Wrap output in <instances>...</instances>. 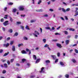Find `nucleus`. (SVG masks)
Segmentation results:
<instances>
[{
  "label": "nucleus",
  "mask_w": 78,
  "mask_h": 78,
  "mask_svg": "<svg viewBox=\"0 0 78 78\" xmlns=\"http://www.w3.org/2000/svg\"><path fill=\"white\" fill-rule=\"evenodd\" d=\"M18 9L20 11H24L25 10V7L23 5H21L18 7Z\"/></svg>",
  "instance_id": "nucleus-1"
},
{
  "label": "nucleus",
  "mask_w": 78,
  "mask_h": 78,
  "mask_svg": "<svg viewBox=\"0 0 78 78\" xmlns=\"http://www.w3.org/2000/svg\"><path fill=\"white\" fill-rule=\"evenodd\" d=\"M33 34L34 35V36H35V37H38V36L36 34H37V35H39V33L37 31H35V33H33Z\"/></svg>",
  "instance_id": "nucleus-2"
},
{
  "label": "nucleus",
  "mask_w": 78,
  "mask_h": 78,
  "mask_svg": "<svg viewBox=\"0 0 78 78\" xmlns=\"http://www.w3.org/2000/svg\"><path fill=\"white\" fill-rule=\"evenodd\" d=\"M3 25L4 26H7L9 25V23H8V21H6L3 23Z\"/></svg>",
  "instance_id": "nucleus-3"
},
{
  "label": "nucleus",
  "mask_w": 78,
  "mask_h": 78,
  "mask_svg": "<svg viewBox=\"0 0 78 78\" xmlns=\"http://www.w3.org/2000/svg\"><path fill=\"white\" fill-rule=\"evenodd\" d=\"M56 46L60 48H62V46H61V44L59 43H57L56 44Z\"/></svg>",
  "instance_id": "nucleus-4"
},
{
  "label": "nucleus",
  "mask_w": 78,
  "mask_h": 78,
  "mask_svg": "<svg viewBox=\"0 0 78 78\" xmlns=\"http://www.w3.org/2000/svg\"><path fill=\"white\" fill-rule=\"evenodd\" d=\"M51 56L52 58V59L54 60L55 59H56V57L55 55H51Z\"/></svg>",
  "instance_id": "nucleus-5"
},
{
  "label": "nucleus",
  "mask_w": 78,
  "mask_h": 78,
  "mask_svg": "<svg viewBox=\"0 0 78 78\" xmlns=\"http://www.w3.org/2000/svg\"><path fill=\"white\" fill-rule=\"evenodd\" d=\"M44 69V68L43 67L41 69V71H40V73H44L45 71L43 70Z\"/></svg>",
  "instance_id": "nucleus-6"
},
{
  "label": "nucleus",
  "mask_w": 78,
  "mask_h": 78,
  "mask_svg": "<svg viewBox=\"0 0 78 78\" xmlns=\"http://www.w3.org/2000/svg\"><path fill=\"white\" fill-rule=\"evenodd\" d=\"M33 57L34 60H36V59H37V57H36V55H33Z\"/></svg>",
  "instance_id": "nucleus-7"
},
{
  "label": "nucleus",
  "mask_w": 78,
  "mask_h": 78,
  "mask_svg": "<svg viewBox=\"0 0 78 78\" xmlns=\"http://www.w3.org/2000/svg\"><path fill=\"white\" fill-rule=\"evenodd\" d=\"M70 41L69 40H66L65 41V43L66 44V45H68L69 44Z\"/></svg>",
  "instance_id": "nucleus-8"
},
{
  "label": "nucleus",
  "mask_w": 78,
  "mask_h": 78,
  "mask_svg": "<svg viewBox=\"0 0 78 78\" xmlns=\"http://www.w3.org/2000/svg\"><path fill=\"white\" fill-rule=\"evenodd\" d=\"M12 50L13 51H15L16 50V48H15V46H12Z\"/></svg>",
  "instance_id": "nucleus-9"
},
{
  "label": "nucleus",
  "mask_w": 78,
  "mask_h": 78,
  "mask_svg": "<svg viewBox=\"0 0 78 78\" xmlns=\"http://www.w3.org/2000/svg\"><path fill=\"white\" fill-rule=\"evenodd\" d=\"M8 31L9 33H12L13 32V30H12V29H10L8 30Z\"/></svg>",
  "instance_id": "nucleus-10"
},
{
  "label": "nucleus",
  "mask_w": 78,
  "mask_h": 78,
  "mask_svg": "<svg viewBox=\"0 0 78 78\" xmlns=\"http://www.w3.org/2000/svg\"><path fill=\"white\" fill-rule=\"evenodd\" d=\"M9 43H7V44H4L3 46L4 47H8V46H9Z\"/></svg>",
  "instance_id": "nucleus-11"
},
{
  "label": "nucleus",
  "mask_w": 78,
  "mask_h": 78,
  "mask_svg": "<svg viewBox=\"0 0 78 78\" xmlns=\"http://www.w3.org/2000/svg\"><path fill=\"white\" fill-rule=\"evenodd\" d=\"M36 11H37V12H42L43 11V10L42 9H38L36 10Z\"/></svg>",
  "instance_id": "nucleus-12"
},
{
  "label": "nucleus",
  "mask_w": 78,
  "mask_h": 78,
  "mask_svg": "<svg viewBox=\"0 0 78 78\" xmlns=\"http://www.w3.org/2000/svg\"><path fill=\"white\" fill-rule=\"evenodd\" d=\"M21 53L23 54H27V52L23 50L21 51Z\"/></svg>",
  "instance_id": "nucleus-13"
},
{
  "label": "nucleus",
  "mask_w": 78,
  "mask_h": 78,
  "mask_svg": "<svg viewBox=\"0 0 78 78\" xmlns=\"http://www.w3.org/2000/svg\"><path fill=\"white\" fill-rule=\"evenodd\" d=\"M45 28V29H46V30H50V31L52 30L51 29L50 27H46Z\"/></svg>",
  "instance_id": "nucleus-14"
},
{
  "label": "nucleus",
  "mask_w": 78,
  "mask_h": 78,
  "mask_svg": "<svg viewBox=\"0 0 78 78\" xmlns=\"http://www.w3.org/2000/svg\"><path fill=\"white\" fill-rule=\"evenodd\" d=\"M18 36V32H16L13 35V36L15 37L16 36Z\"/></svg>",
  "instance_id": "nucleus-15"
},
{
  "label": "nucleus",
  "mask_w": 78,
  "mask_h": 78,
  "mask_svg": "<svg viewBox=\"0 0 78 78\" xmlns=\"http://www.w3.org/2000/svg\"><path fill=\"white\" fill-rule=\"evenodd\" d=\"M23 43H21V44H19L18 45V47H20L21 46H23Z\"/></svg>",
  "instance_id": "nucleus-16"
},
{
  "label": "nucleus",
  "mask_w": 78,
  "mask_h": 78,
  "mask_svg": "<svg viewBox=\"0 0 78 78\" xmlns=\"http://www.w3.org/2000/svg\"><path fill=\"white\" fill-rule=\"evenodd\" d=\"M40 58H38L37 59V60L36 61L35 63H38L39 61H40Z\"/></svg>",
  "instance_id": "nucleus-17"
},
{
  "label": "nucleus",
  "mask_w": 78,
  "mask_h": 78,
  "mask_svg": "<svg viewBox=\"0 0 78 78\" xmlns=\"http://www.w3.org/2000/svg\"><path fill=\"white\" fill-rule=\"evenodd\" d=\"M48 47H49V45L48 44H46L44 46V48H47V47L48 48Z\"/></svg>",
  "instance_id": "nucleus-18"
},
{
  "label": "nucleus",
  "mask_w": 78,
  "mask_h": 78,
  "mask_svg": "<svg viewBox=\"0 0 78 78\" xmlns=\"http://www.w3.org/2000/svg\"><path fill=\"white\" fill-rule=\"evenodd\" d=\"M72 61L73 63H76V61L75 59H72Z\"/></svg>",
  "instance_id": "nucleus-19"
},
{
  "label": "nucleus",
  "mask_w": 78,
  "mask_h": 78,
  "mask_svg": "<svg viewBox=\"0 0 78 78\" xmlns=\"http://www.w3.org/2000/svg\"><path fill=\"white\" fill-rule=\"evenodd\" d=\"M69 31H75V29L73 28H71L69 29Z\"/></svg>",
  "instance_id": "nucleus-20"
},
{
  "label": "nucleus",
  "mask_w": 78,
  "mask_h": 78,
  "mask_svg": "<svg viewBox=\"0 0 78 78\" xmlns=\"http://www.w3.org/2000/svg\"><path fill=\"white\" fill-rule=\"evenodd\" d=\"M41 3H42V1L41 0H39L37 4H38V5H40Z\"/></svg>",
  "instance_id": "nucleus-21"
},
{
  "label": "nucleus",
  "mask_w": 78,
  "mask_h": 78,
  "mask_svg": "<svg viewBox=\"0 0 78 78\" xmlns=\"http://www.w3.org/2000/svg\"><path fill=\"white\" fill-rule=\"evenodd\" d=\"M63 33H64V34H68V32L66 31H63Z\"/></svg>",
  "instance_id": "nucleus-22"
},
{
  "label": "nucleus",
  "mask_w": 78,
  "mask_h": 78,
  "mask_svg": "<svg viewBox=\"0 0 78 78\" xmlns=\"http://www.w3.org/2000/svg\"><path fill=\"white\" fill-rule=\"evenodd\" d=\"M4 66L5 68H7V67H8V65H7V64L6 63H5L4 64Z\"/></svg>",
  "instance_id": "nucleus-23"
},
{
  "label": "nucleus",
  "mask_w": 78,
  "mask_h": 78,
  "mask_svg": "<svg viewBox=\"0 0 78 78\" xmlns=\"http://www.w3.org/2000/svg\"><path fill=\"white\" fill-rule=\"evenodd\" d=\"M9 54V52L7 53H5L4 54V55H3V56H7Z\"/></svg>",
  "instance_id": "nucleus-24"
},
{
  "label": "nucleus",
  "mask_w": 78,
  "mask_h": 78,
  "mask_svg": "<svg viewBox=\"0 0 78 78\" xmlns=\"http://www.w3.org/2000/svg\"><path fill=\"white\" fill-rule=\"evenodd\" d=\"M16 11H17V9H13L12 12H16Z\"/></svg>",
  "instance_id": "nucleus-25"
},
{
  "label": "nucleus",
  "mask_w": 78,
  "mask_h": 78,
  "mask_svg": "<svg viewBox=\"0 0 78 78\" xmlns=\"http://www.w3.org/2000/svg\"><path fill=\"white\" fill-rule=\"evenodd\" d=\"M60 64L61 65V66H64V64L62 62H60Z\"/></svg>",
  "instance_id": "nucleus-26"
},
{
  "label": "nucleus",
  "mask_w": 78,
  "mask_h": 78,
  "mask_svg": "<svg viewBox=\"0 0 78 78\" xmlns=\"http://www.w3.org/2000/svg\"><path fill=\"white\" fill-rule=\"evenodd\" d=\"M9 18H10V20L11 22L13 21V20L12 19V18H11V17H9Z\"/></svg>",
  "instance_id": "nucleus-27"
},
{
  "label": "nucleus",
  "mask_w": 78,
  "mask_h": 78,
  "mask_svg": "<svg viewBox=\"0 0 78 78\" xmlns=\"http://www.w3.org/2000/svg\"><path fill=\"white\" fill-rule=\"evenodd\" d=\"M26 29L27 30H30V28H29V27L27 25L26 27Z\"/></svg>",
  "instance_id": "nucleus-28"
},
{
  "label": "nucleus",
  "mask_w": 78,
  "mask_h": 78,
  "mask_svg": "<svg viewBox=\"0 0 78 78\" xmlns=\"http://www.w3.org/2000/svg\"><path fill=\"white\" fill-rule=\"evenodd\" d=\"M43 41L44 42V43H45L46 41H47V40L45 39H43Z\"/></svg>",
  "instance_id": "nucleus-29"
},
{
  "label": "nucleus",
  "mask_w": 78,
  "mask_h": 78,
  "mask_svg": "<svg viewBox=\"0 0 78 78\" xmlns=\"http://www.w3.org/2000/svg\"><path fill=\"white\" fill-rule=\"evenodd\" d=\"M23 38L24 39V40L26 41H27V40H28V38H27V37H24Z\"/></svg>",
  "instance_id": "nucleus-30"
},
{
  "label": "nucleus",
  "mask_w": 78,
  "mask_h": 78,
  "mask_svg": "<svg viewBox=\"0 0 78 78\" xmlns=\"http://www.w3.org/2000/svg\"><path fill=\"white\" fill-rule=\"evenodd\" d=\"M36 22V20H32L30 21L31 23H33V22Z\"/></svg>",
  "instance_id": "nucleus-31"
},
{
  "label": "nucleus",
  "mask_w": 78,
  "mask_h": 78,
  "mask_svg": "<svg viewBox=\"0 0 78 78\" xmlns=\"http://www.w3.org/2000/svg\"><path fill=\"white\" fill-rule=\"evenodd\" d=\"M65 76L66 78H69V76L68 74H66L65 75Z\"/></svg>",
  "instance_id": "nucleus-32"
},
{
  "label": "nucleus",
  "mask_w": 78,
  "mask_h": 78,
  "mask_svg": "<svg viewBox=\"0 0 78 78\" xmlns=\"http://www.w3.org/2000/svg\"><path fill=\"white\" fill-rule=\"evenodd\" d=\"M45 62L46 63H50V61L48 60H46Z\"/></svg>",
  "instance_id": "nucleus-33"
},
{
  "label": "nucleus",
  "mask_w": 78,
  "mask_h": 78,
  "mask_svg": "<svg viewBox=\"0 0 78 78\" xmlns=\"http://www.w3.org/2000/svg\"><path fill=\"white\" fill-rule=\"evenodd\" d=\"M62 9L63 12H66V10L65 9H64V8H62Z\"/></svg>",
  "instance_id": "nucleus-34"
},
{
  "label": "nucleus",
  "mask_w": 78,
  "mask_h": 78,
  "mask_svg": "<svg viewBox=\"0 0 78 78\" xmlns=\"http://www.w3.org/2000/svg\"><path fill=\"white\" fill-rule=\"evenodd\" d=\"M14 58L11 59L10 60L11 62V63H12V62H13L14 61Z\"/></svg>",
  "instance_id": "nucleus-35"
},
{
  "label": "nucleus",
  "mask_w": 78,
  "mask_h": 78,
  "mask_svg": "<svg viewBox=\"0 0 78 78\" xmlns=\"http://www.w3.org/2000/svg\"><path fill=\"white\" fill-rule=\"evenodd\" d=\"M14 43V41H11L10 43V45H12Z\"/></svg>",
  "instance_id": "nucleus-36"
},
{
  "label": "nucleus",
  "mask_w": 78,
  "mask_h": 78,
  "mask_svg": "<svg viewBox=\"0 0 78 78\" xmlns=\"http://www.w3.org/2000/svg\"><path fill=\"white\" fill-rule=\"evenodd\" d=\"M7 62L8 65H9V64H10V61H9L7 60Z\"/></svg>",
  "instance_id": "nucleus-37"
},
{
  "label": "nucleus",
  "mask_w": 78,
  "mask_h": 78,
  "mask_svg": "<svg viewBox=\"0 0 78 78\" xmlns=\"http://www.w3.org/2000/svg\"><path fill=\"white\" fill-rule=\"evenodd\" d=\"M57 55L58 57H59V56H60V53L59 52H58L57 54Z\"/></svg>",
  "instance_id": "nucleus-38"
},
{
  "label": "nucleus",
  "mask_w": 78,
  "mask_h": 78,
  "mask_svg": "<svg viewBox=\"0 0 78 78\" xmlns=\"http://www.w3.org/2000/svg\"><path fill=\"white\" fill-rule=\"evenodd\" d=\"M43 16H44V17H48V14H44V15Z\"/></svg>",
  "instance_id": "nucleus-39"
},
{
  "label": "nucleus",
  "mask_w": 78,
  "mask_h": 78,
  "mask_svg": "<svg viewBox=\"0 0 78 78\" xmlns=\"http://www.w3.org/2000/svg\"><path fill=\"white\" fill-rule=\"evenodd\" d=\"M65 19L66 20H68V18H67V16H65Z\"/></svg>",
  "instance_id": "nucleus-40"
},
{
  "label": "nucleus",
  "mask_w": 78,
  "mask_h": 78,
  "mask_svg": "<svg viewBox=\"0 0 78 78\" xmlns=\"http://www.w3.org/2000/svg\"><path fill=\"white\" fill-rule=\"evenodd\" d=\"M1 22H4V19L3 18L1 19Z\"/></svg>",
  "instance_id": "nucleus-41"
},
{
  "label": "nucleus",
  "mask_w": 78,
  "mask_h": 78,
  "mask_svg": "<svg viewBox=\"0 0 78 78\" xmlns=\"http://www.w3.org/2000/svg\"><path fill=\"white\" fill-rule=\"evenodd\" d=\"M7 7H5L4 9V11H6V10H7Z\"/></svg>",
  "instance_id": "nucleus-42"
},
{
  "label": "nucleus",
  "mask_w": 78,
  "mask_h": 78,
  "mask_svg": "<svg viewBox=\"0 0 78 78\" xmlns=\"http://www.w3.org/2000/svg\"><path fill=\"white\" fill-rule=\"evenodd\" d=\"M52 41L53 42H57V41H58V40H57V39H54V40H52Z\"/></svg>",
  "instance_id": "nucleus-43"
},
{
  "label": "nucleus",
  "mask_w": 78,
  "mask_h": 78,
  "mask_svg": "<svg viewBox=\"0 0 78 78\" xmlns=\"http://www.w3.org/2000/svg\"><path fill=\"white\" fill-rule=\"evenodd\" d=\"M75 51L76 53H78V51L77 49H75Z\"/></svg>",
  "instance_id": "nucleus-44"
},
{
  "label": "nucleus",
  "mask_w": 78,
  "mask_h": 78,
  "mask_svg": "<svg viewBox=\"0 0 78 78\" xmlns=\"http://www.w3.org/2000/svg\"><path fill=\"white\" fill-rule=\"evenodd\" d=\"M69 11H70V8H69L66 9V11L67 12Z\"/></svg>",
  "instance_id": "nucleus-45"
},
{
  "label": "nucleus",
  "mask_w": 78,
  "mask_h": 78,
  "mask_svg": "<svg viewBox=\"0 0 78 78\" xmlns=\"http://www.w3.org/2000/svg\"><path fill=\"white\" fill-rule=\"evenodd\" d=\"M8 5H13V3L12 2H10L8 3Z\"/></svg>",
  "instance_id": "nucleus-46"
},
{
  "label": "nucleus",
  "mask_w": 78,
  "mask_h": 78,
  "mask_svg": "<svg viewBox=\"0 0 78 78\" xmlns=\"http://www.w3.org/2000/svg\"><path fill=\"white\" fill-rule=\"evenodd\" d=\"M6 72V71L5 70H4L2 72V73H3L4 74V73H5Z\"/></svg>",
  "instance_id": "nucleus-47"
},
{
  "label": "nucleus",
  "mask_w": 78,
  "mask_h": 78,
  "mask_svg": "<svg viewBox=\"0 0 78 78\" xmlns=\"http://www.w3.org/2000/svg\"><path fill=\"white\" fill-rule=\"evenodd\" d=\"M70 37H71V36L70 35H68L67 37V39H69Z\"/></svg>",
  "instance_id": "nucleus-48"
},
{
  "label": "nucleus",
  "mask_w": 78,
  "mask_h": 78,
  "mask_svg": "<svg viewBox=\"0 0 78 78\" xmlns=\"http://www.w3.org/2000/svg\"><path fill=\"white\" fill-rule=\"evenodd\" d=\"M21 28L23 30H24V27L23 26H21Z\"/></svg>",
  "instance_id": "nucleus-49"
},
{
  "label": "nucleus",
  "mask_w": 78,
  "mask_h": 78,
  "mask_svg": "<svg viewBox=\"0 0 78 78\" xmlns=\"http://www.w3.org/2000/svg\"><path fill=\"white\" fill-rule=\"evenodd\" d=\"M35 76H30V78H33L35 77Z\"/></svg>",
  "instance_id": "nucleus-50"
},
{
  "label": "nucleus",
  "mask_w": 78,
  "mask_h": 78,
  "mask_svg": "<svg viewBox=\"0 0 78 78\" xmlns=\"http://www.w3.org/2000/svg\"><path fill=\"white\" fill-rule=\"evenodd\" d=\"M26 60L24 58L22 59V61L23 62H24V61H25Z\"/></svg>",
  "instance_id": "nucleus-51"
},
{
  "label": "nucleus",
  "mask_w": 78,
  "mask_h": 78,
  "mask_svg": "<svg viewBox=\"0 0 78 78\" xmlns=\"http://www.w3.org/2000/svg\"><path fill=\"white\" fill-rule=\"evenodd\" d=\"M55 35H61V34L59 33H55Z\"/></svg>",
  "instance_id": "nucleus-52"
},
{
  "label": "nucleus",
  "mask_w": 78,
  "mask_h": 78,
  "mask_svg": "<svg viewBox=\"0 0 78 78\" xmlns=\"http://www.w3.org/2000/svg\"><path fill=\"white\" fill-rule=\"evenodd\" d=\"M75 39H77L78 38V35H75Z\"/></svg>",
  "instance_id": "nucleus-53"
},
{
  "label": "nucleus",
  "mask_w": 78,
  "mask_h": 78,
  "mask_svg": "<svg viewBox=\"0 0 78 78\" xmlns=\"http://www.w3.org/2000/svg\"><path fill=\"white\" fill-rule=\"evenodd\" d=\"M58 62V59H57L55 60V62Z\"/></svg>",
  "instance_id": "nucleus-54"
},
{
  "label": "nucleus",
  "mask_w": 78,
  "mask_h": 78,
  "mask_svg": "<svg viewBox=\"0 0 78 78\" xmlns=\"http://www.w3.org/2000/svg\"><path fill=\"white\" fill-rule=\"evenodd\" d=\"M16 23L17 24H21V22H16Z\"/></svg>",
  "instance_id": "nucleus-55"
},
{
  "label": "nucleus",
  "mask_w": 78,
  "mask_h": 78,
  "mask_svg": "<svg viewBox=\"0 0 78 78\" xmlns=\"http://www.w3.org/2000/svg\"><path fill=\"white\" fill-rule=\"evenodd\" d=\"M10 37H9L7 38V41H9V40H10Z\"/></svg>",
  "instance_id": "nucleus-56"
},
{
  "label": "nucleus",
  "mask_w": 78,
  "mask_h": 78,
  "mask_svg": "<svg viewBox=\"0 0 78 78\" xmlns=\"http://www.w3.org/2000/svg\"><path fill=\"white\" fill-rule=\"evenodd\" d=\"M27 66H28V67H29L30 66V64L29 63H27Z\"/></svg>",
  "instance_id": "nucleus-57"
},
{
  "label": "nucleus",
  "mask_w": 78,
  "mask_h": 78,
  "mask_svg": "<svg viewBox=\"0 0 78 78\" xmlns=\"http://www.w3.org/2000/svg\"><path fill=\"white\" fill-rule=\"evenodd\" d=\"M16 66H20V64L18 63H16Z\"/></svg>",
  "instance_id": "nucleus-58"
},
{
  "label": "nucleus",
  "mask_w": 78,
  "mask_h": 78,
  "mask_svg": "<svg viewBox=\"0 0 78 78\" xmlns=\"http://www.w3.org/2000/svg\"><path fill=\"white\" fill-rule=\"evenodd\" d=\"M2 30L3 31H5V28L4 27H2Z\"/></svg>",
  "instance_id": "nucleus-59"
},
{
  "label": "nucleus",
  "mask_w": 78,
  "mask_h": 78,
  "mask_svg": "<svg viewBox=\"0 0 78 78\" xmlns=\"http://www.w3.org/2000/svg\"><path fill=\"white\" fill-rule=\"evenodd\" d=\"M73 51V49L70 50L69 51V53H71V52H72V51Z\"/></svg>",
  "instance_id": "nucleus-60"
},
{
  "label": "nucleus",
  "mask_w": 78,
  "mask_h": 78,
  "mask_svg": "<svg viewBox=\"0 0 78 78\" xmlns=\"http://www.w3.org/2000/svg\"><path fill=\"white\" fill-rule=\"evenodd\" d=\"M3 50L1 49L0 50V53H2L3 52Z\"/></svg>",
  "instance_id": "nucleus-61"
},
{
  "label": "nucleus",
  "mask_w": 78,
  "mask_h": 78,
  "mask_svg": "<svg viewBox=\"0 0 78 78\" xmlns=\"http://www.w3.org/2000/svg\"><path fill=\"white\" fill-rule=\"evenodd\" d=\"M49 11H53V10L51 9H49Z\"/></svg>",
  "instance_id": "nucleus-62"
},
{
  "label": "nucleus",
  "mask_w": 78,
  "mask_h": 78,
  "mask_svg": "<svg viewBox=\"0 0 78 78\" xmlns=\"http://www.w3.org/2000/svg\"><path fill=\"white\" fill-rule=\"evenodd\" d=\"M63 4H64V5H67V4H66V3L65 2H62Z\"/></svg>",
  "instance_id": "nucleus-63"
},
{
  "label": "nucleus",
  "mask_w": 78,
  "mask_h": 78,
  "mask_svg": "<svg viewBox=\"0 0 78 78\" xmlns=\"http://www.w3.org/2000/svg\"><path fill=\"white\" fill-rule=\"evenodd\" d=\"M61 19H62V20H64V18H63V17H61Z\"/></svg>",
  "instance_id": "nucleus-64"
}]
</instances>
